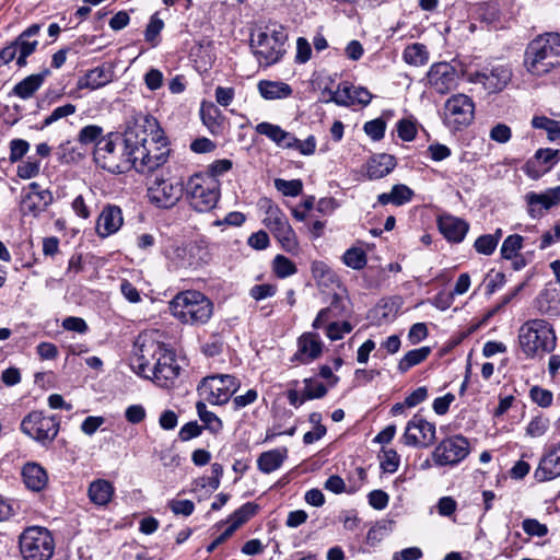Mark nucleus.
Listing matches in <instances>:
<instances>
[{
	"label": "nucleus",
	"mask_w": 560,
	"mask_h": 560,
	"mask_svg": "<svg viewBox=\"0 0 560 560\" xmlns=\"http://www.w3.org/2000/svg\"><path fill=\"white\" fill-rule=\"evenodd\" d=\"M381 468L385 472H395L398 469L399 466V455L396 451L389 448V450H383L381 455Z\"/></svg>",
	"instance_id": "6e6d98bb"
},
{
	"label": "nucleus",
	"mask_w": 560,
	"mask_h": 560,
	"mask_svg": "<svg viewBox=\"0 0 560 560\" xmlns=\"http://www.w3.org/2000/svg\"><path fill=\"white\" fill-rule=\"evenodd\" d=\"M343 262L355 270L362 269L366 265V254L362 248L351 247L346 250L342 257Z\"/></svg>",
	"instance_id": "79ce46f5"
},
{
	"label": "nucleus",
	"mask_w": 560,
	"mask_h": 560,
	"mask_svg": "<svg viewBox=\"0 0 560 560\" xmlns=\"http://www.w3.org/2000/svg\"><path fill=\"white\" fill-rule=\"evenodd\" d=\"M396 166L394 156L381 154L372 159L368 164V176L371 179H380L387 176Z\"/></svg>",
	"instance_id": "473e14b6"
},
{
	"label": "nucleus",
	"mask_w": 560,
	"mask_h": 560,
	"mask_svg": "<svg viewBox=\"0 0 560 560\" xmlns=\"http://www.w3.org/2000/svg\"><path fill=\"white\" fill-rule=\"evenodd\" d=\"M287 457V447L273 448L258 456L257 467L262 474H271L282 466Z\"/></svg>",
	"instance_id": "c756f323"
},
{
	"label": "nucleus",
	"mask_w": 560,
	"mask_h": 560,
	"mask_svg": "<svg viewBox=\"0 0 560 560\" xmlns=\"http://www.w3.org/2000/svg\"><path fill=\"white\" fill-rule=\"evenodd\" d=\"M161 361H156L151 373L153 380L160 387L168 388L174 385L180 371L175 353L170 349L165 355H162Z\"/></svg>",
	"instance_id": "a211bd4d"
},
{
	"label": "nucleus",
	"mask_w": 560,
	"mask_h": 560,
	"mask_svg": "<svg viewBox=\"0 0 560 560\" xmlns=\"http://www.w3.org/2000/svg\"><path fill=\"white\" fill-rule=\"evenodd\" d=\"M524 66L535 77L560 67V34L548 33L532 40L525 51Z\"/></svg>",
	"instance_id": "f03ea898"
},
{
	"label": "nucleus",
	"mask_w": 560,
	"mask_h": 560,
	"mask_svg": "<svg viewBox=\"0 0 560 560\" xmlns=\"http://www.w3.org/2000/svg\"><path fill=\"white\" fill-rule=\"evenodd\" d=\"M257 509L258 506L252 502L243 504L231 515V524L229 525V527L233 528V530L235 532L240 526H242L256 514Z\"/></svg>",
	"instance_id": "4c0bfd02"
},
{
	"label": "nucleus",
	"mask_w": 560,
	"mask_h": 560,
	"mask_svg": "<svg viewBox=\"0 0 560 560\" xmlns=\"http://www.w3.org/2000/svg\"><path fill=\"white\" fill-rule=\"evenodd\" d=\"M536 159L548 173L559 161V151L553 149H539L536 151Z\"/></svg>",
	"instance_id": "3c124183"
},
{
	"label": "nucleus",
	"mask_w": 560,
	"mask_h": 560,
	"mask_svg": "<svg viewBox=\"0 0 560 560\" xmlns=\"http://www.w3.org/2000/svg\"><path fill=\"white\" fill-rule=\"evenodd\" d=\"M240 387L232 375H211L205 377L198 386L199 395L212 405H223Z\"/></svg>",
	"instance_id": "9b49d317"
},
{
	"label": "nucleus",
	"mask_w": 560,
	"mask_h": 560,
	"mask_svg": "<svg viewBox=\"0 0 560 560\" xmlns=\"http://www.w3.org/2000/svg\"><path fill=\"white\" fill-rule=\"evenodd\" d=\"M469 453V441L457 434L442 440L434 448L432 458L438 466H453L464 460Z\"/></svg>",
	"instance_id": "ddd939ff"
},
{
	"label": "nucleus",
	"mask_w": 560,
	"mask_h": 560,
	"mask_svg": "<svg viewBox=\"0 0 560 560\" xmlns=\"http://www.w3.org/2000/svg\"><path fill=\"white\" fill-rule=\"evenodd\" d=\"M40 32V25L39 24H32L26 30H24L14 40V44L18 47V57H16V65L20 68H23L26 66L27 57L31 56L38 46L37 39H32L33 37H36Z\"/></svg>",
	"instance_id": "4be33fe9"
},
{
	"label": "nucleus",
	"mask_w": 560,
	"mask_h": 560,
	"mask_svg": "<svg viewBox=\"0 0 560 560\" xmlns=\"http://www.w3.org/2000/svg\"><path fill=\"white\" fill-rule=\"evenodd\" d=\"M184 191L183 183L156 177L148 189V197L159 208L175 206Z\"/></svg>",
	"instance_id": "2eb2a0df"
},
{
	"label": "nucleus",
	"mask_w": 560,
	"mask_h": 560,
	"mask_svg": "<svg viewBox=\"0 0 560 560\" xmlns=\"http://www.w3.org/2000/svg\"><path fill=\"white\" fill-rule=\"evenodd\" d=\"M497 246L498 245L495 244V238L488 234L479 236L474 244L477 253L487 256L491 255L495 250Z\"/></svg>",
	"instance_id": "e2e57ef3"
},
{
	"label": "nucleus",
	"mask_w": 560,
	"mask_h": 560,
	"mask_svg": "<svg viewBox=\"0 0 560 560\" xmlns=\"http://www.w3.org/2000/svg\"><path fill=\"white\" fill-rule=\"evenodd\" d=\"M560 476V443L546 453L534 472L538 482L552 480Z\"/></svg>",
	"instance_id": "412c9836"
},
{
	"label": "nucleus",
	"mask_w": 560,
	"mask_h": 560,
	"mask_svg": "<svg viewBox=\"0 0 560 560\" xmlns=\"http://www.w3.org/2000/svg\"><path fill=\"white\" fill-rule=\"evenodd\" d=\"M512 79V69L508 65H497L480 71L466 72L469 83L481 84L488 93L503 91Z\"/></svg>",
	"instance_id": "4468645a"
},
{
	"label": "nucleus",
	"mask_w": 560,
	"mask_h": 560,
	"mask_svg": "<svg viewBox=\"0 0 560 560\" xmlns=\"http://www.w3.org/2000/svg\"><path fill=\"white\" fill-rule=\"evenodd\" d=\"M59 429L60 421L56 416H48L37 410L26 415L21 422V431L42 446L50 445L58 435Z\"/></svg>",
	"instance_id": "1a4fd4ad"
},
{
	"label": "nucleus",
	"mask_w": 560,
	"mask_h": 560,
	"mask_svg": "<svg viewBox=\"0 0 560 560\" xmlns=\"http://www.w3.org/2000/svg\"><path fill=\"white\" fill-rule=\"evenodd\" d=\"M94 161L103 170L113 174H121L133 168V158L130 148H126L125 141L119 138L106 137L100 139L95 144Z\"/></svg>",
	"instance_id": "423d86ee"
},
{
	"label": "nucleus",
	"mask_w": 560,
	"mask_h": 560,
	"mask_svg": "<svg viewBox=\"0 0 560 560\" xmlns=\"http://www.w3.org/2000/svg\"><path fill=\"white\" fill-rule=\"evenodd\" d=\"M255 129L257 133L266 136L277 145H279L282 135L284 132V130L280 126L267 121L258 124Z\"/></svg>",
	"instance_id": "603ef678"
},
{
	"label": "nucleus",
	"mask_w": 560,
	"mask_h": 560,
	"mask_svg": "<svg viewBox=\"0 0 560 560\" xmlns=\"http://www.w3.org/2000/svg\"><path fill=\"white\" fill-rule=\"evenodd\" d=\"M165 345L155 341L151 338L139 337L133 347V352L130 358L131 369L143 377H151L154 363L161 361L162 355L168 352Z\"/></svg>",
	"instance_id": "9d476101"
},
{
	"label": "nucleus",
	"mask_w": 560,
	"mask_h": 560,
	"mask_svg": "<svg viewBox=\"0 0 560 560\" xmlns=\"http://www.w3.org/2000/svg\"><path fill=\"white\" fill-rule=\"evenodd\" d=\"M329 97L327 102H335L338 105L348 106L352 104V86L348 84L339 85L337 91H327Z\"/></svg>",
	"instance_id": "09e8293b"
},
{
	"label": "nucleus",
	"mask_w": 560,
	"mask_h": 560,
	"mask_svg": "<svg viewBox=\"0 0 560 560\" xmlns=\"http://www.w3.org/2000/svg\"><path fill=\"white\" fill-rule=\"evenodd\" d=\"M402 58L408 65L420 67L428 62L429 52L423 44L415 43L405 48Z\"/></svg>",
	"instance_id": "f704fd0d"
},
{
	"label": "nucleus",
	"mask_w": 560,
	"mask_h": 560,
	"mask_svg": "<svg viewBox=\"0 0 560 560\" xmlns=\"http://www.w3.org/2000/svg\"><path fill=\"white\" fill-rule=\"evenodd\" d=\"M529 397L533 402L541 408H548L552 405L553 394L547 388L540 386H533L529 389Z\"/></svg>",
	"instance_id": "de8ad7c7"
},
{
	"label": "nucleus",
	"mask_w": 560,
	"mask_h": 560,
	"mask_svg": "<svg viewBox=\"0 0 560 560\" xmlns=\"http://www.w3.org/2000/svg\"><path fill=\"white\" fill-rule=\"evenodd\" d=\"M428 82L436 93L446 94L457 86V72L450 63L438 62L431 66Z\"/></svg>",
	"instance_id": "f3484780"
},
{
	"label": "nucleus",
	"mask_w": 560,
	"mask_h": 560,
	"mask_svg": "<svg viewBox=\"0 0 560 560\" xmlns=\"http://www.w3.org/2000/svg\"><path fill=\"white\" fill-rule=\"evenodd\" d=\"M518 343L527 358H542L555 350L557 337L549 322L529 319L518 329Z\"/></svg>",
	"instance_id": "20e7f679"
},
{
	"label": "nucleus",
	"mask_w": 560,
	"mask_h": 560,
	"mask_svg": "<svg viewBox=\"0 0 560 560\" xmlns=\"http://www.w3.org/2000/svg\"><path fill=\"white\" fill-rule=\"evenodd\" d=\"M404 440L407 445L427 447L435 440V424L420 415H415L407 423Z\"/></svg>",
	"instance_id": "dca6fc26"
},
{
	"label": "nucleus",
	"mask_w": 560,
	"mask_h": 560,
	"mask_svg": "<svg viewBox=\"0 0 560 560\" xmlns=\"http://www.w3.org/2000/svg\"><path fill=\"white\" fill-rule=\"evenodd\" d=\"M170 311L183 324L205 325L213 314V303L200 291L186 290L172 299Z\"/></svg>",
	"instance_id": "7ed1b4c3"
},
{
	"label": "nucleus",
	"mask_w": 560,
	"mask_h": 560,
	"mask_svg": "<svg viewBox=\"0 0 560 560\" xmlns=\"http://www.w3.org/2000/svg\"><path fill=\"white\" fill-rule=\"evenodd\" d=\"M272 233L285 252L290 254H296L299 252V242L295 232L293 231L289 222L280 226Z\"/></svg>",
	"instance_id": "72a5a7b5"
},
{
	"label": "nucleus",
	"mask_w": 560,
	"mask_h": 560,
	"mask_svg": "<svg viewBox=\"0 0 560 560\" xmlns=\"http://www.w3.org/2000/svg\"><path fill=\"white\" fill-rule=\"evenodd\" d=\"M189 205L198 212L212 210L220 198V183L213 175L196 173L191 175L185 185Z\"/></svg>",
	"instance_id": "0eeeda50"
},
{
	"label": "nucleus",
	"mask_w": 560,
	"mask_h": 560,
	"mask_svg": "<svg viewBox=\"0 0 560 560\" xmlns=\"http://www.w3.org/2000/svg\"><path fill=\"white\" fill-rule=\"evenodd\" d=\"M288 223V220L283 212L280 210L278 206L270 205L266 211V218L264 219V224L271 231H276L280 226Z\"/></svg>",
	"instance_id": "37998d69"
},
{
	"label": "nucleus",
	"mask_w": 560,
	"mask_h": 560,
	"mask_svg": "<svg viewBox=\"0 0 560 560\" xmlns=\"http://www.w3.org/2000/svg\"><path fill=\"white\" fill-rule=\"evenodd\" d=\"M63 329L68 331H74L78 334H85L89 330L86 322L81 317L69 316L62 320Z\"/></svg>",
	"instance_id": "338daca9"
},
{
	"label": "nucleus",
	"mask_w": 560,
	"mask_h": 560,
	"mask_svg": "<svg viewBox=\"0 0 560 560\" xmlns=\"http://www.w3.org/2000/svg\"><path fill=\"white\" fill-rule=\"evenodd\" d=\"M196 409L200 420L205 423L206 429L212 433H218L222 430V421L217 415L207 409L203 401H198L196 404Z\"/></svg>",
	"instance_id": "e433bc0d"
},
{
	"label": "nucleus",
	"mask_w": 560,
	"mask_h": 560,
	"mask_svg": "<svg viewBox=\"0 0 560 560\" xmlns=\"http://www.w3.org/2000/svg\"><path fill=\"white\" fill-rule=\"evenodd\" d=\"M125 144L130 148L133 168L140 173L154 171L167 161V139L151 115H138L129 122Z\"/></svg>",
	"instance_id": "f257e3e1"
},
{
	"label": "nucleus",
	"mask_w": 560,
	"mask_h": 560,
	"mask_svg": "<svg viewBox=\"0 0 560 560\" xmlns=\"http://www.w3.org/2000/svg\"><path fill=\"white\" fill-rule=\"evenodd\" d=\"M164 27V22L158 16V14H153L145 27L144 38L152 47H155L159 44V35Z\"/></svg>",
	"instance_id": "a18cd8bd"
},
{
	"label": "nucleus",
	"mask_w": 560,
	"mask_h": 560,
	"mask_svg": "<svg viewBox=\"0 0 560 560\" xmlns=\"http://www.w3.org/2000/svg\"><path fill=\"white\" fill-rule=\"evenodd\" d=\"M50 74L48 69H45L40 73L31 74L16 83L11 91L12 95H15L22 100L31 98L43 85L45 79Z\"/></svg>",
	"instance_id": "bb28decb"
},
{
	"label": "nucleus",
	"mask_w": 560,
	"mask_h": 560,
	"mask_svg": "<svg viewBox=\"0 0 560 560\" xmlns=\"http://www.w3.org/2000/svg\"><path fill=\"white\" fill-rule=\"evenodd\" d=\"M40 172V162L30 156L25 162H22L18 168L16 174L22 179H31L36 177Z\"/></svg>",
	"instance_id": "8fccbe9b"
},
{
	"label": "nucleus",
	"mask_w": 560,
	"mask_h": 560,
	"mask_svg": "<svg viewBox=\"0 0 560 560\" xmlns=\"http://www.w3.org/2000/svg\"><path fill=\"white\" fill-rule=\"evenodd\" d=\"M124 223L122 212L118 206L107 205L101 211L97 222L96 232L101 237H107L121 228Z\"/></svg>",
	"instance_id": "aec40b11"
},
{
	"label": "nucleus",
	"mask_w": 560,
	"mask_h": 560,
	"mask_svg": "<svg viewBox=\"0 0 560 560\" xmlns=\"http://www.w3.org/2000/svg\"><path fill=\"white\" fill-rule=\"evenodd\" d=\"M532 126L536 129H544L547 131L550 140L560 138V121L550 119L546 116H534L532 119Z\"/></svg>",
	"instance_id": "58836bf2"
},
{
	"label": "nucleus",
	"mask_w": 560,
	"mask_h": 560,
	"mask_svg": "<svg viewBox=\"0 0 560 560\" xmlns=\"http://www.w3.org/2000/svg\"><path fill=\"white\" fill-rule=\"evenodd\" d=\"M273 272L278 278H287L296 273L295 264L283 255H277L272 261Z\"/></svg>",
	"instance_id": "ea45409f"
},
{
	"label": "nucleus",
	"mask_w": 560,
	"mask_h": 560,
	"mask_svg": "<svg viewBox=\"0 0 560 560\" xmlns=\"http://www.w3.org/2000/svg\"><path fill=\"white\" fill-rule=\"evenodd\" d=\"M257 89L261 97L268 101L288 98L293 93L292 88L281 81L260 80Z\"/></svg>",
	"instance_id": "7c9ffc66"
},
{
	"label": "nucleus",
	"mask_w": 560,
	"mask_h": 560,
	"mask_svg": "<svg viewBox=\"0 0 560 560\" xmlns=\"http://www.w3.org/2000/svg\"><path fill=\"white\" fill-rule=\"evenodd\" d=\"M398 137L404 141H411L417 135L415 122L409 119H401L397 124Z\"/></svg>",
	"instance_id": "774afa93"
},
{
	"label": "nucleus",
	"mask_w": 560,
	"mask_h": 560,
	"mask_svg": "<svg viewBox=\"0 0 560 560\" xmlns=\"http://www.w3.org/2000/svg\"><path fill=\"white\" fill-rule=\"evenodd\" d=\"M304 384V395L307 399L322 398L327 394V388L322 382L305 378Z\"/></svg>",
	"instance_id": "13d9d810"
},
{
	"label": "nucleus",
	"mask_w": 560,
	"mask_h": 560,
	"mask_svg": "<svg viewBox=\"0 0 560 560\" xmlns=\"http://www.w3.org/2000/svg\"><path fill=\"white\" fill-rule=\"evenodd\" d=\"M522 528L529 537H545L548 534L547 525L536 518H525Z\"/></svg>",
	"instance_id": "4d7b16f0"
},
{
	"label": "nucleus",
	"mask_w": 560,
	"mask_h": 560,
	"mask_svg": "<svg viewBox=\"0 0 560 560\" xmlns=\"http://www.w3.org/2000/svg\"><path fill=\"white\" fill-rule=\"evenodd\" d=\"M523 236L520 234L509 235L502 243L501 256L504 259H512L516 257L518 250L523 247Z\"/></svg>",
	"instance_id": "a19ab883"
},
{
	"label": "nucleus",
	"mask_w": 560,
	"mask_h": 560,
	"mask_svg": "<svg viewBox=\"0 0 560 560\" xmlns=\"http://www.w3.org/2000/svg\"><path fill=\"white\" fill-rule=\"evenodd\" d=\"M527 203V211L532 218H539L544 214L545 210L559 205L560 202V186L550 188L542 194L529 191L525 195Z\"/></svg>",
	"instance_id": "6ab92c4d"
},
{
	"label": "nucleus",
	"mask_w": 560,
	"mask_h": 560,
	"mask_svg": "<svg viewBox=\"0 0 560 560\" xmlns=\"http://www.w3.org/2000/svg\"><path fill=\"white\" fill-rule=\"evenodd\" d=\"M167 506L171 511L176 515L189 516L192 514L195 510V504L190 500H171L167 503Z\"/></svg>",
	"instance_id": "0e129e2a"
},
{
	"label": "nucleus",
	"mask_w": 560,
	"mask_h": 560,
	"mask_svg": "<svg viewBox=\"0 0 560 560\" xmlns=\"http://www.w3.org/2000/svg\"><path fill=\"white\" fill-rule=\"evenodd\" d=\"M277 292V285L270 283L255 284L249 290V295L256 300L260 301L267 298H271Z\"/></svg>",
	"instance_id": "69168bd1"
},
{
	"label": "nucleus",
	"mask_w": 560,
	"mask_h": 560,
	"mask_svg": "<svg viewBox=\"0 0 560 560\" xmlns=\"http://www.w3.org/2000/svg\"><path fill=\"white\" fill-rule=\"evenodd\" d=\"M54 197L50 190L44 189L38 192H26L21 201L24 213L36 214L52 203Z\"/></svg>",
	"instance_id": "c85d7f7f"
},
{
	"label": "nucleus",
	"mask_w": 560,
	"mask_h": 560,
	"mask_svg": "<svg viewBox=\"0 0 560 560\" xmlns=\"http://www.w3.org/2000/svg\"><path fill=\"white\" fill-rule=\"evenodd\" d=\"M323 351V342L316 332H305L298 340V351L294 358L302 363L317 359Z\"/></svg>",
	"instance_id": "5701e85b"
},
{
	"label": "nucleus",
	"mask_w": 560,
	"mask_h": 560,
	"mask_svg": "<svg viewBox=\"0 0 560 560\" xmlns=\"http://www.w3.org/2000/svg\"><path fill=\"white\" fill-rule=\"evenodd\" d=\"M475 117V103L466 94L451 96L444 105V121L454 129L460 130L469 126Z\"/></svg>",
	"instance_id": "f8f14e48"
},
{
	"label": "nucleus",
	"mask_w": 560,
	"mask_h": 560,
	"mask_svg": "<svg viewBox=\"0 0 560 560\" xmlns=\"http://www.w3.org/2000/svg\"><path fill=\"white\" fill-rule=\"evenodd\" d=\"M103 129L96 125H89L83 127L78 136V140L81 144L96 143L102 139Z\"/></svg>",
	"instance_id": "5fc2aeb1"
},
{
	"label": "nucleus",
	"mask_w": 560,
	"mask_h": 560,
	"mask_svg": "<svg viewBox=\"0 0 560 560\" xmlns=\"http://www.w3.org/2000/svg\"><path fill=\"white\" fill-rule=\"evenodd\" d=\"M431 353L430 347H421L418 349H412L408 351L399 361L398 363V370L401 373L407 372L409 369H411L415 365L420 364L423 362L429 354Z\"/></svg>",
	"instance_id": "c9c22d12"
},
{
	"label": "nucleus",
	"mask_w": 560,
	"mask_h": 560,
	"mask_svg": "<svg viewBox=\"0 0 560 560\" xmlns=\"http://www.w3.org/2000/svg\"><path fill=\"white\" fill-rule=\"evenodd\" d=\"M413 191L404 184L394 185L390 192H383L377 196V202L382 206L393 203L402 206L412 199Z\"/></svg>",
	"instance_id": "2f4dec72"
},
{
	"label": "nucleus",
	"mask_w": 560,
	"mask_h": 560,
	"mask_svg": "<svg viewBox=\"0 0 560 560\" xmlns=\"http://www.w3.org/2000/svg\"><path fill=\"white\" fill-rule=\"evenodd\" d=\"M275 187L284 196L296 197L302 192L303 183L301 179L287 180L277 178L275 180Z\"/></svg>",
	"instance_id": "49530a36"
},
{
	"label": "nucleus",
	"mask_w": 560,
	"mask_h": 560,
	"mask_svg": "<svg viewBox=\"0 0 560 560\" xmlns=\"http://www.w3.org/2000/svg\"><path fill=\"white\" fill-rule=\"evenodd\" d=\"M115 493L114 486L106 479L93 480L88 488L90 501L97 506H107Z\"/></svg>",
	"instance_id": "cd10ccee"
},
{
	"label": "nucleus",
	"mask_w": 560,
	"mask_h": 560,
	"mask_svg": "<svg viewBox=\"0 0 560 560\" xmlns=\"http://www.w3.org/2000/svg\"><path fill=\"white\" fill-rule=\"evenodd\" d=\"M9 148V160L11 163H15L18 161H21L23 156L28 152L30 143L23 139H13L10 141Z\"/></svg>",
	"instance_id": "bf43d9fd"
},
{
	"label": "nucleus",
	"mask_w": 560,
	"mask_h": 560,
	"mask_svg": "<svg viewBox=\"0 0 560 560\" xmlns=\"http://www.w3.org/2000/svg\"><path fill=\"white\" fill-rule=\"evenodd\" d=\"M114 72L105 66L95 67L89 70L83 77L79 78L77 88L79 90H96L110 83Z\"/></svg>",
	"instance_id": "393cba45"
},
{
	"label": "nucleus",
	"mask_w": 560,
	"mask_h": 560,
	"mask_svg": "<svg viewBox=\"0 0 560 560\" xmlns=\"http://www.w3.org/2000/svg\"><path fill=\"white\" fill-rule=\"evenodd\" d=\"M365 133L374 141L381 140L385 135L386 122L376 118L364 124Z\"/></svg>",
	"instance_id": "052dcab7"
},
{
	"label": "nucleus",
	"mask_w": 560,
	"mask_h": 560,
	"mask_svg": "<svg viewBox=\"0 0 560 560\" xmlns=\"http://www.w3.org/2000/svg\"><path fill=\"white\" fill-rule=\"evenodd\" d=\"M352 330V325L349 322H332L328 324L326 328V336L330 340H339L341 339L346 334H349Z\"/></svg>",
	"instance_id": "680f3d73"
},
{
	"label": "nucleus",
	"mask_w": 560,
	"mask_h": 560,
	"mask_svg": "<svg viewBox=\"0 0 560 560\" xmlns=\"http://www.w3.org/2000/svg\"><path fill=\"white\" fill-rule=\"evenodd\" d=\"M439 230L448 242L460 243L468 230V223L453 215H442L439 219Z\"/></svg>",
	"instance_id": "b1692460"
},
{
	"label": "nucleus",
	"mask_w": 560,
	"mask_h": 560,
	"mask_svg": "<svg viewBox=\"0 0 560 560\" xmlns=\"http://www.w3.org/2000/svg\"><path fill=\"white\" fill-rule=\"evenodd\" d=\"M287 39L284 27L272 23L250 34V47L258 62L268 67L282 58Z\"/></svg>",
	"instance_id": "39448f33"
},
{
	"label": "nucleus",
	"mask_w": 560,
	"mask_h": 560,
	"mask_svg": "<svg viewBox=\"0 0 560 560\" xmlns=\"http://www.w3.org/2000/svg\"><path fill=\"white\" fill-rule=\"evenodd\" d=\"M20 552L24 560H49L55 550L51 533L40 526H31L19 537Z\"/></svg>",
	"instance_id": "6e6552de"
},
{
	"label": "nucleus",
	"mask_w": 560,
	"mask_h": 560,
	"mask_svg": "<svg viewBox=\"0 0 560 560\" xmlns=\"http://www.w3.org/2000/svg\"><path fill=\"white\" fill-rule=\"evenodd\" d=\"M549 418L544 415H537L528 422L526 433L532 438H540L549 430Z\"/></svg>",
	"instance_id": "c03bdc74"
},
{
	"label": "nucleus",
	"mask_w": 560,
	"mask_h": 560,
	"mask_svg": "<svg viewBox=\"0 0 560 560\" xmlns=\"http://www.w3.org/2000/svg\"><path fill=\"white\" fill-rule=\"evenodd\" d=\"M75 106L73 104H66V105H62V106H59L57 108H55L50 115H48L43 124H42V127L40 129H44L48 126H50L51 124L58 121L59 119L61 118H66L72 114L75 113Z\"/></svg>",
	"instance_id": "864d4df0"
},
{
	"label": "nucleus",
	"mask_w": 560,
	"mask_h": 560,
	"mask_svg": "<svg viewBox=\"0 0 560 560\" xmlns=\"http://www.w3.org/2000/svg\"><path fill=\"white\" fill-rule=\"evenodd\" d=\"M22 478L27 489L39 492L48 483V475L43 466L37 463H26L22 468Z\"/></svg>",
	"instance_id": "a878e982"
}]
</instances>
